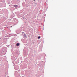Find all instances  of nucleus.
I'll return each instance as SVG.
<instances>
[{"mask_svg": "<svg viewBox=\"0 0 77 77\" xmlns=\"http://www.w3.org/2000/svg\"><path fill=\"white\" fill-rule=\"evenodd\" d=\"M38 39L40 38V36H38Z\"/></svg>", "mask_w": 77, "mask_h": 77, "instance_id": "20e7f679", "label": "nucleus"}, {"mask_svg": "<svg viewBox=\"0 0 77 77\" xmlns=\"http://www.w3.org/2000/svg\"><path fill=\"white\" fill-rule=\"evenodd\" d=\"M14 7L16 8H17L18 7V6L17 5H14Z\"/></svg>", "mask_w": 77, "mask_h": 77, "instance_id": "f257e3e1", "label": "nucleus"}, {"mask_svg": "<svg viewBox=\"0 0 77 77\" xmlns=\"http://www.w3.org/2000/svg\"><path fill=\"white\" fill-rule=\"evenodd\" d=\"M23 36H24V37H26V35H25V34Z\"/></svg>", "mask_w": 77, "mask_h": 77, "instance_id": "7ed1b4c3", "label": "nucleus"}, {"mask_svg": "<svg viewBox=\"0 0 77 77\" xmlns=\"http://www.w3.org/2000/svg\"><path fill=\"white\" fill-rule=\"evenodd\" d=\"M20 45V44L19 43H17L16 44V46H19Z\"/></svg>", "mask_w": 77, "mask_h": 77, "instance_id": "f03ea898", "label": "nucleus"}]
</instances>
